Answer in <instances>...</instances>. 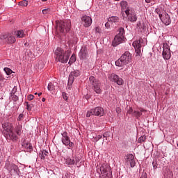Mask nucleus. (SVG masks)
Masks as SVG:
<instances>
[{
    "label": "nucleus",
    "mask_w": 178,
    "mask_h": 178,
    "mask_svg": "<svg viewBox=\"0 0 178 178\" xmlns=\"http://www.w3.org/2000/svg\"><path fill=\"white\" fill-rule=\"evenodd\" d=\"M2 127L7 133V137L8 140L16 143L19 140V137L22 136L23 133V127L22 125H17L13 129V124L10 122H4L2 124Z\"/></svg>",
    "instance_id": "obj_1"
},
{
    "label": "nucleus",
    "mask_w": 178,
    "mask_h": 178,
    "mask_svg": "<svg viewBox=\"0 0 178 178\" xmlns=\"http://www.w3.org/2000/svg\"><path fill=\"white\" fill-rule=\"evenodd\" d=\"M97 173H101L102 175L100 178H112V170L108 163H99L97 166Z\"/></svg>",
    "instance_id": "obj_2"
},
{
    "label": "nucleus",
    "mask_w": 178,
    "mask_h": 178,
    "mask_svg": "<svg viewBox=\"0 0 178 178\" xmlns=\"http://www.w3.org/2000/svg\"><path fill=\"white\" fill-rule=\"evenodd\" d=\"M55 55L57 56L56 60L61 63H67L70 56V51L67 50L64 51L62 48L58 47L55 51Z\"/></svg>",
    "instance_id": "obj_3"
},
{
    "label": "nucleus",
    "mask_w": 178,
    "mask_h": 178,
    "mask_svg": "<svg viewBox=\"0 0 178 178\" xmlns=\"http://www.w3.org/2000/svg\"><path fill=\"white\" fill-rule=\"evenodd\" d=\"M131 62V54L129 51H125L121 57L115 61V65L122 67L125 65H129Z\"/></svg>",
    "instance_id": "obj_4"
},
{
    "label": "nucleus",
    "mask_w": 178,
    "mask_h": 178,
    "mask_svg": "<svg viewBox=\"0 0 178 178\" xmlns=\"http://www.w3.org/2000/svg\"><path fill=\"white\" fill-rule=\"evenodd\" d=\"M124 29L120 28L118 29V33L115 36L114 40H113V47H118V45H120V44L124 42Z\"/></svg>",
    "instance_id": "obj_5"
},
{
    "label": "nucleus",
    "mask_w": 178,
    "mask_h": 178,
    "mask_svg": "<svg viewBox=\"0 0 178 178\" xmlns=\"http://www.w3.org/2000/svg\"><path fill=\"white\" fill-rule=\"evenodd\" d=\"M104 116L105 115V111L101 106L95 107L90 111H87L86 117L90 118V116Z\"/></svg>",
    "instance_id": "obj_6"
},
{
    "label": "nucleus",
    "mask_w": 178,
    "mask_h": 178,
    "mask_svg": "<svg viewBox=\"0 0 178 178\" xmlns=\"http://www.w3.org/2000/svg\"><path fill=\"white\" fill-rule=\"evenodd\" d=\"M89 81L96 94H101L102 90L101 89V82L97 80L94 76L89 77Z\"/></svg>",
    "instance_id": "obj_7"
},
{
    "label": "nucleus",
    "mask_w": 178,
    "mask_h": 178,
    "mask_svg": "<svg viewBox=\"0 0 178 178\" xmlns=\"http://www.w3.org/2000/svg\"><path fill=\"white\" fill-rule=\"evenodd\" d=\"M125 14L128 22H131V23L137 22V14H136V10H134L133 7H128L125 10Z\"/></svg>",
    "instance_id": "obj_8"
},
{
    "label": "nucleus",
    "mask_w": 178,
    "mask_h": 178,
    "mask_svg": "<svg viewBox=\"0 0 178 178\" xmlns=\"http://www.w3.org/2000/svg\"><path fill=\"white\" fill-rule=\"evenodd\" d=\"M145 45V43H144V40L143 38H140L139 40H136L132 43V46L135 49V52L137 54V56H140L141 54V47H144Z\"/></svg>",
    "instance_id": "obj_9"
},
{
    "label": "nucleus",
    "mask_w": 178,
    "mask_h": 178,
    "mask_svg": "<svg viewBox=\"0 0 178 178\" xmlns=\"http://www.w3.org/2000/svg\"><path fill=\"white\" fill-rule=\"evenodd\" d=\"M61 141L63 145H65V147H70V148H73V147H74V143L70 141V137L67 136V132L64 131L61 134Z\"/></svg>",
    "instance_id": "obj_10"
},
{
    "label": "nucleus",
    "mask_w": 178,
    "mask_h": 178,
    "mask_svg": "<svg viewBox=\"0 0 178 178\" xmlns=\"http://www.w3.org/2000/svg\"><path fill=\"white\" fill-rule=\"evenodd\" d=\"M124 159L127 166H130V168H134V166H136V159H134V155H133V154H127L124 156Z\"/></svg>",
    "instance_id": "obj_11"
},
{
    "label": "nucleus",
    "mask_w": 178,
    "mask_h": 178,
    "mask_svg": "<svg viewBox=\"0 0 178 178\" xmlns=\"http://www.w3.org/2000/svg\"><path fill=\"white\" fill-rule=\"evenodd\" d=\"M163 58L165 60H169L172 56V53L170 52V47L168 43L163 44Z\"/></svg>",
    "instance_id": "obj_12"
},
{
    "label": "nucleus",
    "mask_w": 178,
    "mask_h": 178,
    "mask_svg": "<svg viewBox=\"0 0 178 178\" xmlns=\"http://www.w3.org/2000/svg\"><path fill=\"white\" fill-rule=\"evenodd\" d=\"M5 168L8 172H10L11 175H19V170L17 165L9 163V161H6Z\"/></svg>",
    "instance_id": "obj_13"
},
{
    "label": "nucleus",
    "mask_w": 178,
    "mask_h": 178,
    "mask_svg": "<svg viewBox=\"0 0 178 178\" xmlns=\"http://www.w3.org/2000/svg\"><path fill=\"white\" fill-rule=\"evenodd\" d=\"M72 26L70 20H65L61 22L59 25V30L60 33H69L70 31V26Z\"/></svg>",
    "instance_id": "obj_14"
},
{
    "label": "nucleus",
    "mask_w": 178,
    "mask_h": 178,
    "mask_svg": "<svg viewBox=\"0 0 178 178\" xmlns=\"http://www.w3.org/2000/svg\"><path fill=\"white\" fill-rule=\"evenodd\" d=\"M80 74H81L80 70H76L71 72V73L69 75L68 83H67V88L69 89L72 88V84H73L74 81V78L79 77Z\"/></svg>",
    "instance_id": "obj_15"
},
{
    "label": "nucleus",
    "mask_w": 178,
    "mask_h": 178,
    "mask_svg": "<svg viewBox=\"0 0 178 178\" xmlns=\"http://www.w3.org/2000/svg\"><path fill=\"white\" fill-rule=\"evenodd\" d=\"M157 13L159 14V18L161 20L162 23H163L165 26H169V24L172 23V20L170 19V16H169V14H168L166 12H163V13H161L157 11Z\"/></svg>",
    "instance_id": "obj_16"
},
{
    "label": "nucleus",
    "mask_w": 178,
    "mask_h": 178,
    "mask_svg": "<svg viewBox=\"0 0 178 178\" xmlns=\"http://www.w3.org/2000/svg\"><path fill=\"white\" fill-rule=\"evenodd\" d=\"M110 80L113 81V83H115L118 84V86H123L124 81H123V79L120 78L118 75L116 74H111L110 76Z\"/></svg>",
    "instance_id": "obj_17"
},
{
    "label": "nucleus",
    "mask_w": 178,
    "mask_h": 178,
    "mask_svg": "<svg viewBox=\"0 0 178 178\" xmlns=\"http://www.w3.org/2000/svg\"><path fill=\"white\" fill-rule=\"evenodd\" d=\"M65 160V165H67L68 166H72V165H77L79 161L77 160V157L72 156H67L64 159Z\"/></svg>",
    "instance_id": "obj_18"
},
{
    "label": "nucleus",
    "mask_w": 178,
    "mask_h": 178,
    "mask_svg": "<svg viewBox=\"0 0 178 178\" xmlns=\"http://www.w3.org/2000/svg\"><path fill=\"white\" fill-rule=\"evenodd\" d=\"M6 38L8 44H15L16 42V38L11 34H9L8 35L6 34L0 35V40H6Z\"/></svg>",
    "instance_id": "obj_19"
},
{
    "label": "nucleus",
    "mask_w": 178,
    "mask_h": 178,
    "mask_svg": "<svg viewBox=\"0 0 178 178\" xmlns=\"http://www.w3.org/2000/svg\"><path fill=\"white\" fill-rule=\"evenodd\" d=\"M81 20L84 27H90L92 24V19L90 16L83 15Z\"/></svg>",
    "instance_id": "obj_20"
},
{
    "label": "nucleus",
    "mask_w": 178,
    "mask_h": 178,
    "mask_svg": "<svg viewBox=\"0 0 178 178\" xmlns=\"http://www.w3.org/2000/svg\"><path fill=\"white\" fill-rule=\"evenodd\" d=\"M80 59L85 60L87 59V56H88V51H87V46H83L81 48L80 52L79 54Z\"/></svg>",
    "instance_id": "obj_21"
},
{
    "label": "nucleus",
    "mask_w": 178,
    "mask_h": 178,
    "mask_svg": "<svg viewBox=\"0 0 178 178\" xmlns=\"http://www.w3.org/2000/svg\"><path fill=\"white\" fill-rule=\"evenodd\" d=\"M144 112H147V110L143 108H139L138 110L134 111L133 116L136 118V119H140V117L143 115V113Z\"/></svg>",
    "instance_id": "obj_22"
},
{
    "label": "nucleus",
    "mask_w": 178,
    "mask_h": 178,
    "mask_svg": "<svg viewBox=\"0 0 178 178\" xmlns=\"http://www.w3.org/2000/svg\"><path fill=\"white\" fill-rule=\"evenodd\" d=\"M108 22H109L112 26H117L119 24V17L111 16L108 19Z\"/></svg>",
    "instance_id": "obj_23"
},
{
    "label": "nucleus",
    "mask_w": 178,
    "mask_h": 178,
    "mask_svg": "<svg viewBox=\"0 0 178 178\" xmlns=\"http://www.w3.org/2000/svg\"><path fill=\"white\" fill-rule=\"evenodd\" d=\"M10 99L14 101V102H17L19 101V96H17V93H16V88H14L10 96Z\"/></svg>",
    "instance_id": "obj_24"
},
{
    "label": "nucleus",
    "mask_w": 178,
    "mask_h": 178,
    "mask_svg": "<svg viewBox=\"0 0 178 178\" xmlns=\"http://www.w3.org/2000/svg\"><path fill=\"white\" fill-rule=\"evenodd\" d=\"M48 150L43 149L40 152L39 156L42 161H45L47 156H48Z\"/></svg>",
    "instance_id": "obj_25"
},
{
    "label": "nucleus",
    "mask_w": 178,
    "mask_h": 178,
    "mask_svg": "<svg viewBox=\"0 0 178 178\" xmlns=\"http://www.w3.org/2000/svg\"><path fill=\"white\" fill-rule=\"evenodd\" d=\"M120 5L121 6L122 12H125L126 13V10H127V8H129L128 6L127 1H124V0L120 1Z\"/></svg>",
    "instance_id": "obj_26"
},
{
    "label": "nucleus",
    "mask_w": 178,
    "mask_h": 178,
    "mask_svg": "<svg viewBox=\"0 0 178 178\" xmlns=\"http://www.w3.org/2000/svg\"><path fill=\"white\" fill-rule=\"evenodd\" d=\"M15 35L17 36V38H23L26 34H24V31L19 30L15 32Z\"/></svg>",
    "instance_id": "obj_27"
},
{
    "label": "nucleus",
    "mask_w": 178,
    "mask_h": 178,
    "mask_svg": "<svg viewBox=\"0 0 178 178\" xmlns=\"http://www.w3.org/2000/svg\"><path fill=\"white\" fill-rule=\"evenodd\" d=\"M145 140H147V136L145 135H143L142 136H140L138 140V143H139L140 144H141L142 143H144V141H145Z\"/></svg>",
    "instance_id": "obj_28"
},
{
    "label": "nucleus",
    "mask_w": 178,
    "mask_h": 178,
    "mask_svg": "<svg viewBox=\"0 0 178 178\" xmlns=\"http://www.w3.org/2000/svg\"><path fill=\"white\" fill-rule=\"evenodd\" d=\"M47 90L49 91H54V90H55V86H54V83H49L47 86Z\"/></svg>",
    "instance_id": "obj_29"
},
{
    "label": "nucleus",
    "mask_w": 178,
    "mask_h": 178,
    "mask_svg": "<svg viewBox=\"0 0 178 178\" xmlns=\"http://www.w3.org/2000/svg\"><path fill=\"white\" fill-rule=\"evenodd\" d=\"M22 145L24 148H29V149H31V145L29 143L22 142Z\"/></svg>",
    "instance_id": "obj_30"
},
{
    "label": "nucleus",
    "mask_w": 178,
    "mask_h": 178,
    "mask_svg": "<svg viewBox=\"0 0 178 178\" xmlns=\"http://www.w3.org/2000/svg\"><path fill=\"white\" fill-rule=\"evenodd\" d=\"M19 6H27V5H29V1H27L26 0H24L22 1H20L19 3Z\"/></svg>",
    "instance_id": "obj_31"
},
{
    "label": "nucleus",
    "mask_w": 178,
    "mask_h": 178,
    "mask_svg": "<svg viewBox=\"0 0 178 178\" xmlns=\"http://www.w3.org/2000/svg\"><path fill=\"white\" fill-rule=\"evenodd\" d=\"M4 72L7 74V76H10V74L11 73H13L12 70H10V68H8V67L4 68Z\"/></svg>",
    "instance_id": "obj_32"
},
{
    "label": "nucleus",
    "mask_w": 178,
    "mask_h": 178,
    "mask_svg": "<svg viewBox=\"0 0 178 178\" xmlns=\"http://www.w3.org/2000/svg\"><path fill=\"white\" fill-rule=\"evenodd\" d=\"M147 30V24H145V23H143L141 26H140V31L142 33H144V31H145Z\"/></svg>",
    "instance_id": "obj_33"
},
{
    "label": "nucleus",
    "mask_w": 178,
    "mask_h": 178,
    "mask_svg": "<svg viewBox=\"0 0 178 178\" xmlns=\"http://www.w3.org/2000/svg\"><path fill=\"white\" fill-rule=\"evenodd\" d=\"M43 15H48L51 12V8H44L42 10Z\"/></svg>",
    "instance_id": "obj_34"
},
{
    "label": "nucleus",
    "mask_w": 178,
    "mask_h": 178,
    "mask_svg": "<svg viewBox=\"0 0 178 178\" xmlns=\"http://www.w3.org/2000/svg\"><path fill=\"white\" fill-rule=\"evenodd\" d=\"M74 62H76V56L72 55L70 58L69 63H74Z\"/></svg>",
    "instance_id": "obj_35"
},
{
    "label": "nucleus",
    "mask_w": 178,
    "mask_h": 178,
    "mask_svg": "<svg viewBox=\"0 0 178 178\" xmlns=\"http://www.w3.org/2000/svg\"><path fill=\"white\" fill-rule=\"evenodd\" d=\"M152 165L154 170H156V169H158V163H156V161H153Z\"/></svg>",
    "instance_id": "obj_36"
},
{
    "label": "nucleus",
    "mask_w": 178,
    "mask_h": 178,
    "mask_svg": "<svg viewBox=\"0 0 178 178\" xmlns=\"http://www.w3.org/2000/svg\"><path fill=\"white\" fill-rule=\"evenodd\" d=\"M23 118H24V115L23 113L19 114L17 119V122H22V120H23Z\"/></svg>",
    "instance_id": "obj_37"
},
{
    "label": "nucleus",
    "mask_w": 178,
    "mask_h": 178,
    "mask_svg": "<svg viewBox=\"0 0 178 178\" xmlns=\"http://www.w3.org/2000/svg\"><path fill=\"white\" fill-rule=\"evenodd\" d=\"M156 1H158V0H145V3H151V2H152V3H153V5H155Z\"/></svg>",
    "instance_id": "obj_38"
},
{
    "label": "nucleus",
    "mask_w": 178,
    "mask_h": 178,
    "mask_svg": "<svg viewBox=\"0 0 178 178\" xmlns=\"http://www.w3.org/2000/svg\"><path fill=\"white\" fill-rule=\"evenodd\" d=\"M62 97L63 99H65V101H67L68 99L67 95L65 92H62Z\"/></svg>",
    "instance_id": "obj_39"
},
{
    "label": "nucleus",
    "mask_w": 178,
    "mask_h": 178,
    "mask_svg": "<svg viewBox=\"0 0 178 178\" xmlns=\"http://www.w3.org/2000/svg\"><path fill=\"white\" fill-rule=\"evenodd\" d=\"M95 33H97V34H101V29H99V27L98 26H96L95 28Z\"/></svg>",
    "instance_id": "obj_40"
},
{
    "label": "nucleus",
    "mask_w": 178,
    "mask_h": 178,
    "mask_svg": "<svg viewBox=\"0 0 178 178\" xmlns=\"http://www.w3.org/2000/svg\"><path fill=\"white\" fill-rule=\"evenodd\" d=\"M127 113H129V115H133V113H134V111H133V108L129 107V110L127 111Z\"/></svg>",
    "instance_id": "obj_41"
},
{
    "label": "nucleus",
    "mask_w": 178,
    "mask_h": 178,
    "mask_svg": "<svg viewBox=\"0 0 178 178\" xmlns=\"http://www.w3.org/2000/svg\"><path fill=\"white\" fill-rule=\"evenodd\" d=\"M27 99H28L29 101H32V99H34V95H28Z\"/></svg>",
    "instance_id": "obj_42"
},
{
    "label": "nucleus",
    "mask_w": 178,
    "mask_h": 178,
    "mask_svg": "<svg viewBox=\"0 0 178 178\" xmlns=\"http://www.w3.org/2000/svg\"><path fill=\"white\" fill-rule=\"evenodd\" d=\"M105 27L107 29H109V27H111V23L109 22V21H108V22L105 24Z\"/></svg>",
    "instance_id": "obj_43"
},
{
    "label": "nucleus",
    "mask_w": 178,
    "mask_h": 178,
    "mask_svg": "<svg viewBox=\"0 0 178 178\" xmlns=\"http://www.w3.org/2000/svg\"><path fill=\"white\" fill-rule=\"evenodd\" d=\"M102 138V136L98 135V136L96 137V141H99V140H101Z\"/></svg>",
    "instance_id": "obj_44"
},
{
    "label": "nucleus",
    "mask_w": 178,
    "mask_h": 178,
    "mask_svg": "<svg viewBox=\"0 0 178 178\" xmlns=\"http://www.w3.org/2000/svg\"><path fill=\"white\" fill-rule=\"evenodd\" d=\"M108 136H109V132H106L103 134V137H108Z\"/></svg>",
    "instance_id": "obj_45"
},
{
    "label": "nucleus",
    "mask_w": 178,
    "mask_h": 178,
    "mask_svg": "<svg viewBox=\"0 0 178 178\" xmlns=\"http://www.w3.org/2000/svg\"><path fill=\"white\" fill-rule=\"evenodd\" d=\"M2 80H3V77L2 76V75H0V81H2Z\"/></svg>",
    "instance_id": "obj_46"
},
{
    "label": "nucleus",
    "mask_w": 178,
    "mask_h": 178,
    "mask_svg": "<svg viewBox=\"0 0 178 178\" xmlns=\"http://www.w3.org/2000/svg\"><path fill=\"white\" fill-rule=\"evenodd\" d=\"M42 102H45V97H42Z\"/></svg>",
    "instance_id": "obj_47"
},
{
    "label": "nucleus",
    "mask_w": 178,
    "mask_h": 178,
    "mask_svg": "<svg viewBox=\"0 0 178 178\" xmlns=\"http://www.w3.org/2000/svg\"><path fill=\"white\" fill-rule=\"evenodd\" d=\"M41 95H42V92L38 93V96H39V97L41 96Z\"/></svg>",
    "instance_id": "obj_48"
},
{
    "label": "nucleus",
    "mask_w": 178,
    "mask_h": 178,
    "mask_svg": "<svg viewBox=\"0 0 178 178\" xmlns=\"http://www.w3.org/2000/svg\"><path fill=\"white\" fill-rule=\"evenodd\" d=\"M27 108L28 109H30V106H29V104H27Z\"/></svg>",
    "instance_id": "obj_49"
},
{
    "label": "nucleus",
    "mask_w": 178,
    "mask_h": 178,
    "mask_svg": "<svg viewBox=\"0 0 178 178\" xmlns=\"http://www.w3.org/2000/svg\"><path fill=\"white\" fill-rule=\"evenodd\" d=\"M48 0H42V2H47Z\"/></svg>",
    "instance_id": "obj_50"
},
{
    "label": "nucleus",
    "mask_w": 178,
    "mask_h": 178,
    "mask_svg": "<svg viewBox=\"0 0 178 178\" xmlns=\"http://www.w3.org/2000/svg\"><path fill=\"white\" fill-rule=\"evenodd\" d=\"M35 95H37V92L35 93Z\"/></svg>",
    "instance_id": "obj_51"
}]
</instances>
